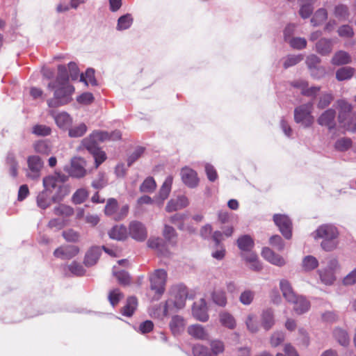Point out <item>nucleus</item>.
Returning a JSON list of instances; mask_svg holds the SVG:
<instances>
[{"instance_id": "f257e3e1", "label": "nucleus", "mask_w": 356, "mask_h": 356, "mask_svg": "<svg viewBox=\"0 0 356 356\" xmlns=\"http://www.w3.org/2000/svg\"><path fill=\"white\" fill-rule=\"evenodd\" d=\"M312 234L315 240L322 239L321 246L325 251H332L337 247V238L339 233L334 225L331 224L321 225Z\"/></svg>"}, {"instance_id": "f03ea898", "label": "nucleus", "mask_w": 356, "mask_h": 356, "mask_svg": "<svg viewBox=\"0 0 356 356\" xmlns=\"http://www.w3.org/2000/svg\"><path fill=\"white\" fill-rule=\"evenodd\" d=\"M338 106V122L347 131H356V115L353 113V106L344 99L337 102Z\"/></svg>"}, {"instance_id": "7ed1b4c3", "label": "nucleus", "mask_w": 356, "mask_h": 356, "mask_svg": "<svg viewBox=\"0 0 356 356\" xmlns=\"http://www.w3.org/2000/svg\"><path fill=\"white\" fill-rule=\"evenodd\" d=\"M54 90L53 98L47 100V104L49 107L56 108L65 105L72 101V95L74 92V88L72 85L56 86Z\"/></svg>"}, {"instance_id": "20e7f679", "label": "nucleus", "mask_w": 356, "mask_h": 356, "mask_svg": "<svg viewBox=\"0 0 356 356\" xmlns=\"http://www.w3.org/2000/svg\"><path fill=\"white\" fill-rule=\"evenodd\" d=\"M282 291L286 301L294 305L293 309L298 314L305 313L309 309L310 303L305 297L298 296L294 291Z\"/></svg>"}, {"instance_id": "39448f33", "label": "nucleus", "mask_w": 356, "mask_h": 356, "mask_svg": "<svg viewBox=\"0 0 356 356\" xmlns=\"http://www.w3.org/2000/svg\"><path fill=\"white\" fill-rule=\"evenodd\" d=\"M313 104L307 103L297 107L294 111V119L298 123H302L305 127H310L314 122L312 115Z\"/></svg>"}, {"instance_id": "423d86ee", "label": "nucleus", "mask_w": 356, "mask_h": 356, "mask_svg": "<svg viewBox=\"0 0 356 356\" xmlns=\"http://www.w3.org/2000/svg\"><path fill=\"white\" fill-rule=\"evenodd\" d=\"M86 165L87 163L84 159L80 156L73 157L71 159L70 166L67 170V172L72 177L83 178L87 174Z\"/></svg>"}, {"instance_id": "0eeeda50", "label": "nucleus", "mask_w": 356, "mask_h": 356, "mask_svg": "<svg viewBox=\"0 0 356 356\" xmlns=\"http://www.w3.org/2000/svg\"><path fill=\"white\" fill-rule=\"evenodd\" d=\"M273 220L282 235L286 239H290L292 236V223L289 218L286 215L275 214Z\"/></svg>"}, {"instance_id": "6e6552de", "label": "nucleus", "mask_w": 356, "mask_h": 356, "mask_svg": "<svg viewBox=\"0 0 356 356\" xmlns=\"http://www.w3.org/2000/svg\"><path fill=\"white\" fill-rule=\"evenodd\" d=\"M129 234L137 241H144L147 237V228L141 222L131 221L129 225Z\"/></svg>"}, {"instance_id": "1a4fd4ad", "label": "nucleus", "mask_w": 356, "mask_h": 356, "mask_svg": "<svg viewBox=\"0 0 356 356\" xmlns=\"http://www.w3.org/2000/svg\"><path fill=\"white\" fill-rule=\"evenodd\" d=\"M27 164L29 172L27 177L31 179H38L40 177V171L43 167V162L40 156H30L27 159Z\"/></svg>"}, {"instance_id": "9d476101", "label": "nucleus", "mask_w": 356, "mask_h": 356, "mask_svg": "<svg viewBox=\"0 0 356 356\" xmlns=\"http://www.w3.org/2000/svg\"><path fill=\"white\" fill-rule=\"evenodd\" d=\"M180 174L182 181L188 187L193 188L197 186L199 179L197 172L194 170L188 167H184L181 169Z\"/></svg>"}, {"instance_id": "9b49d317", "label": "nucleus", "mask_w": 356, "mask_h": 356, "mask_svg": "<svg viewBox=\"0 0 356 356\" xmlns=\"http://www.w3.org/2000/svg\"><path fill=\"white\" fill-rule=\"evenodd\" d=\"M79 252V248L76 245H63L54 250V256L61 259H70Z\"/></svg>"}, {"instance_id": "f8f14e48", "label": "nucleus", "mask_w": 356, "mask_h": 356, "mask_svg": "<svg viewBox=\"0 0 356 356\" xmlns=\"http://www.w3.org/2000/svg\"><path fill=\"white\" fill-rule=\"evenodd\" d=\"M336 111L332 108H328L317 119V122L321 126L326 127L329 130H332L336 127Z\"/></svg>"}, {"instance_id": "ddd939ff", "label": "nucleus", "mask_w": 356, "mask_h": 356, "mask_svg": "<svg viewBox=\"0 0 356 356\" xmlns=\"http://www.w3.org/2000/svg\"><path fill=\"white\" fill-rule=\"evenodd\" d=\"M151 289H165L167 273L165 270H156L150 276Z\"/></svg>"}, {"instance_id": "4468645a", "label": "nucleus", "mask_w": 356, "mask_h": 356, "mask_svg": "<svg viewBox=\"0 0 356 356\" xmlns=\"http://www.w3.org/2000/svg\"><path fill=\"white\" fill-rule=\"evenodd\" d=\"M193 315L198 321L206 322L209 319L206 301L201 298L200 302H195L193 307Z\"/></svg>"}, {"instance_id": "2eb2a0df", "label": "nucleus", "mask_w": 356, "mask_h": 356, "mask_svg": "<svg viewBox=\"0 0 356 356\" xmlns=\"http://www.w3.org/2000/svg\"><path fill=\"white\" fill-rule=\"evenodd\" d=\"M65 84H70L67 70L65 65H59L56 81L49 83L47 87L49 89H54L56 86H65Z\"/></svg>"}, {"instance_id": "dca6fc26", "label": "nucleus", "mask_w": 356, "mask_h": 356, "mask_svg": "<svg viewBox=\"0 0 356 356\" xmlns=\"http://www.w3.org/2000/svg\"><path fill=\"white\" fill-rule=\"evenodd\" d=\"M261 255L266 260L273 265L282 266L286 264L284 259L281 255L275 253L268 247L263 248Z\"/></svg>"}, {"instance_id": "f3484780", "label": "nucleus", "mask_w": 356, "mask_h": 356, "mask_svg": "<svg viewBox=\"0 0 356 356\" xmlns=\"http://www.w3.org/2000/svg\"><path fill=\"white\" fill-rule=\"evenodd\" d=\"M236 244L242 253L246 254L245 252H252L251 250L254 246V241L250 235L245 234L238 237Z\"/></svg>"}, {"instance_id": "a211bd4d", "label": "nucleus", "mask_w": 356, "mask_h": 356, "mask_svg": "<svg viewBox=\"0 0 356 356\" xmlns=\"http://www.w3.org/2000/svg\"><path fill=\"white\" fill-rule=\"evenodd\" d=\"M108 236L114 240L124 241L128 237L127 229L123 225H115L109 230Z\"/></svg>"}, {"instance_id": "6ab92c4d", "label": "nucleus", "mask_w": 356, "mask_h": 356, "mask_svg": "<svg viewBox=\"0 0 356 356\" xmlns=\"http://www.w3.org/2000/svg\"><path fill=\"white\" fill-rule=\"evenodd\" d=\"M172 182L173 177L172 175H169L166 177L164 182L163 183L157 197V198L160 200V205H161L163 201L168 197L171 191Z\"/></svg>"}, {"instance_id": "aec40b11", "label": "nucleus", "mask_w": 356, "mask_h": 356, "mask_svg": "<svg viewBox=\"0 0 356 356\" xmlns=\"http://www.w3.org/2000/svg\"><path fill=\"white\" fill-rule=\"evenodd\" d=\"M261 325L266 330H269L275 324L273 312L271 309H264L260 316Z\"/></svg>"}, {"instance_id": "412c9836", "label": "nucleus", "mask_w": 356, "mask_h": 356, "mask_svg": "<svg viewBox=\"0 0 356 356\" xmlns=\"http://www.w3.org/2000/svg\"><path fill=\"white\" fill-rule=\"evenodd\" d=\"M352 58L350 55L345 51H338L335 52L332 58L331 63L333 65L339 66L351 63Z\"/></svg>"}, {"instance_id": "4be33fe9", "label": "nucleus", "mask_w": 356, "mask_h": 356, "mask_svg": "<svg viewBox=\"0 0 356 356\" xmlns=\"http://www.w3.org/2000/svg\"><path fill=\"white\" fill-rule=\"evenodd\" d=\"M241 257L249 265V268L254 271H259L262 269V265L259 261L257 255L254 252L248 254L241 253Z\"/></svg>"}, {"instance_id": "5701e85b", "label": "nucleus", "mask_w": 356, "mask_h": 356, "mask_svg": "<svg viewBox=\"0 0 356 356\" xmlns=\"http://www.w3.org/2000/svg\"><path fill=\"white\" fill-rule=\"evenodd\" d=\"M316 51L322 56H327L332 51V42L330 39L321 38L316 43Z\"/></svg>"}, {"instance_id": "b1692460", "label": "nucleus", "mask_w": 356, "mask_h": 356, "mask_svg": "<svg viewBox=\"0 0 356 356\" xmlns=\"http://www.w3.org/2000/svg\"><path fill=\"white\" fill-rule=\"evenodd\" d=\"M101 254V249L99 247H92L86 254L84 264L86 266H94L98 261Z\"/></svg>"}, {"instance_id": "393cba45", "label": "nucleus", "mask_w": 356, "mask_h": 356, "mask_svg": "<svg viewBox=\"0 0 356 356\" xmlns=\"http://www.w3.org/2000/svg\"><path fill=\"white\" fill-rule=\"evenodd\" d=\"M188 334L193 337L200 339L207 340L209 339V334L203 326L200 325H193L188 328Z\"/></svg>"}, {"instance_id": "a878e982", "label": "nucleus", "mask_w": 356, "mask_h": 356, "mask_svg": "<svg viewBox=\"0 0 356 356\" xmlns=\"http://www.w3.org/2000/svg\"><path fill=\"white\" fill-rule=\"evenodd\" d=\"M170 330L174 335L181 334L185 327V322L183 317L180 316H174L170 323Z\"/></svg>"}, {"instance_id": "bb28decb", "label": "nucleus", "mask_w": 356, "mask_h": 356, "mask_svg": "<svg viewBox=\"0 0 356 356\" xmlns=\"http://www.w3.org/2000/svg\"><path fill=\"white\" fill-rule=\"evenodd\" d=\"M56 124L61 129H67L72 122L70 115L66 112H62L54 115Z\"/></svg>"}, {"instance_id": "cd10ccee", "label": "nucleus", "mask_w": 356, "mask_h": 356, "mask_svg": "<svg viewBox=\"0 0 356 356\" xmlns=\"http://www.w3.org/2000/svg\"><path fill=\"white\" fill-rule=\"evenodd\" d=\"M138 306V300L134 296L129 297L127 300L126 305L122 308L121 313L125 316H131Z\"/></svg>"}, {"instance_id": "c85d7f7f", "label": "nucleus", "mask_w": 356, "mask_h": 356, "mask_svg": "<svg viewBox=\"0 0 356 356\" xmlns=\"http://www.w3.org/2000/svg\"><path fill=\"white\" fill-rule=\"evenodd\" d=\"M320 280L325 285L330 286L336 281L335 273L328 269H322L318 270Z\"/></svg>"}, {"instance_id": "c756f323", "label": "nucleus", "mask_w": 356, "mask_h": 356, "mask_svg": "<svg viewBox=\"0 0 356 356\" xmlns=\"http://www.w3.org/2000/svg\"><path fill=\"white\" fill-rule=\"evenodd\" d=\"M355 72V69L351 67H340L336 72V79L339 81L350 79Z\"/></svg>"}, {"instance_id": "7c9ffc66", "label": "nucleus", "mask_w": 356, "mask_h": 356, "mask_svg": "<svg viewBox=\"0 0 356 356\" xmlns=\"http://www.w3.org/2000/svg\"><path fill=\"white\" fill-rule=\"evenodd\" d=\"M333 335L334 339L340 345L343 346H348L350 343V338L348 332L345 330L341 328H336L333 332Z\"/></svg>"}, {"instance_id": "2f4dec72", "label": "nucleus", "mask_w": 356, "mask_h": 356, "mask_svg": "<svg viewBox=\"0 0 356 356\" xmlns=\"http://www.w3.org/2000/svg\"><path fill=\"white\" fill-rule=\"evenodd\" d=\"M98 141L95 136H92V133L89 136L85 138L82 142V146L87 149L90 153L96 151L98 147Z\"/></svg>"}, {"instance_id": "473e14b6", "label": "nucleus", "mask_w": 356, "mask_h": 356, "mask_svg": "<svg viewBox=\"0 0 356 356\" xmlns=\"http://www.w3.org/2000/svg\"><path fill=\"white\" fill-rule=\"evenodd\" d=\"M318 266V261L316 257L312 255L306 256L303 258L302 267L305 271H311L316 268Z\"/></svg>"}, {"instance_id": "72a5a7b5", "label": "nucleus", "mask_w": 356, "mask_h": 356, "mask_svg": "<svg viewBox=\"0 0 356 356\" xmlns=\"http://www.w3.org/2000/svg\"><path fill=\"white\" fill-rule=\"evenodd\" d=\"M234 229L232 227H227L223 233L220 231H216L212 234V239L217 246L220 245L222 241L224 240V236L229 237L232 235Z\"/></svg>"}, {"instance_id": "f704fd0d", "label": "nucleus", "mask_w": 356, "mask_h": 356, "mask_svg": "<svg viewBox=\"0 0 356 356\" xmlns=\"http://www.w3.org/2000/svg\"><path fill=\"white\" fill-rule=\"evenodd\" d=\"M70 193V188L68 185L62 184L58 186V191L55 195L51 197L54 202H60L63 199L69 195Z\"/></svg>"}, {"instance_id": "c9c22d12", "label": "nucleus", "mask_w": 356, "mask_h": 356, "mask_svg": "<svg viewBox=\"0 0 356 356\" xmlns=\"http://www.w3.org/2000/svg\"><path fill=\"white\" fill-rule=\"evenodd\" d=\"M118 202L115 198H108L104 208V213L108 216H115L117 214Z\"/></svg>"}, {"instance_id": "e433bc0d", "label": "nucleus", "mask_w": 356, "mask_h": 356, "mask_svg": "<svg viewBox=\"0 0 356 356\" xmlns=\"http://www.w3.org/2000/svg\"><path fill=\"white\" fill-rule=\"evenodd\" d=\"M37 204L42 209H45L50 206L51 200L48 191L44 190L38 195Z\"/></svg>"}, {"instance_id": "4c0bfd02", "label": "nucleus", "mask_w": 356, "mask_h": 356, "mask_svg": "<svg viewBox=\"0 0 356 356\" xmlns=\"http://www.w3.org/2000/svg\"><path fill=\"white\" fill-rule=\"evenodd\" d=\"M220 321L221 324L229 329H234L236 326L234 318L227 312H222L220 314Z\"/></svg>"}, {"instance_id": "58836bf2", "label": "nucleus", "mask_w": 356, "mask_h": 356, "mask_svg": "<svg viewBox=\"0 0 356 356\" xmlns=\"http://www.w3.org/2000/svg\"><path fill=\"white\" fill-rule=\"evenodd\" d=\"M133 23V17L131 14H126L119 17L117 24V29L122 31L129 29Z\"/></svg>"}, {"instance_id": "ea45409f", "label": "nucleus", "mask_w": 356, "mask_h": 356, "mask_svg": "<svg viewBox=\"0 0 356 356\" xmlns=\"http://www.w3.org/2000/svg\"><path fill=\"white\" fill-rule=\"evenodd\" d=\"M321 62V58L315 54L309 55L306 60V63L310 70L316 69L321 70L322 73H324V68L323 67H318Z\"/></svg>"}, {"instance_id": "a19ab883", "label": "nucleus", "mask_w": 356, "mask_h": 356, "mask_svg": "<svg viewBox=\"0 0 356 356\" xmlns=\"http://www.w3.org/2000/svg\"><path fill=\"white\" fill-rule=\"evenodd\" d=\"M54 213L56 216L69 217L74 214V209L70 206L59 204L58 207H54Z\"/></svg>"}, {"instance_id": "79ce46f5", "label": "nucleus", "mask_w": 356, "mask_h": 356, "mask_svg": "<svg viewBox=\"0 0 356 356\" xmlns=\"http://www.w3.org/2000/svg\"><path fill=\"white\" fill-rule=\"evenodd\" d=\"M327 18V10L324 8H319L311 19L314 26H318L325 21Z\"/></svg>"}, {"instance_id": "37998d69", "label": "nucleus", "mask_w": 356, "mask_h": 356, "mask_svg": "<svg viewBox=\"0 0 356 356\" xmlns=\"http://www.w3.org/2000/svg\"><path fill=\"white\" fill-rule=\"evenodd\" d=\"M80 81L84 82L86 85L89 83L95 86L97 85V81L95 76V70L92 68H88L86 71L85 74L80 75Z\"/></svg>"}, {"instance_id": "c03bdc74", "label": "nucleus", "mask_w": 356, "mask_h": 356, "mask_svg": "<svg viewBox=\"0 0 356 356\" xmlns=\"http://www.w3.org/2000/svg\"><path fill=\"white\" fill-rule=\"evenodd\" d=\"M213 302L220 307H225L227 304V298L223 291H213L211 293Z\"/></svg>"}, {"instance_id": "a18cd8bd", "label": "nucleus", "mask_w": 356, "mask_h": 356, "mask_svg": "<svg viewBox=\"0 0 356 356\" xmlns=\"http://www.w3.org/2000/svg\"><path fill=\"white\" fill-rule=\"evenodd\" d=\"M34 149L37 153L48 155L51 153V148L49 144L44 140H39L33 145Z\"/></svg>"}, {"instance_id": "49530a36", "label": "nucleus", "mask_w": 356, "mask_h": 356, "mask_svg": "<svg viewBox=\"0 0 356 356\" xmlns=\"http://www.w3.org/2000/svg\"><path fill=\"white\" fill-rule=\"evenodd\" d=\"M156 187V184L154 178L149 177L146 178L140 186V191L142 193H152Z\"/></svg>"}, {"instance_id": "de8ad7c7", "label": "nucleus", "mask_w": 356, "mask_h": 356, "mask_svg": "<svg viewBox=\"0 0 356 356\" xmlns=\"http://www.w3.org/2000/svg\"><path fill=\"white\" fill-rule=\"evenodd\" d=\"M148 247L157 250L161 254H165L163 251L165 246L163 240L161 238H150L147 241Z\"/></svg>"}, {"instance_id": "09e8293b", "label": "nucleus", "mask_w": 356, "mask_h": 356, "mask_svg": "<svg viewBox=\"0 0 356 356\" xmlns=\"http://www.w3.org/2000/svg\"><path fill=\"white\" fill-rule=\"evenodd\" d=\"M113 275L122 286H127L131 282L129 273L124 270L113 271Z\"/></svg>"}, {"instance_id": "8fccbe9b", "label": "nucleus", "mask_w": 356, "mask_h": 356, "mask_svg": "<svg viewBox=\"0 0 356 356\" xmlns=\"http://www.w3.org/2000/svg\"><path fill=\"white\" fill-rule=\"evenodd\" d=\"M247 329L252 333H257L259 330V325L254 314H250L245 321Z\"/></svg>"}, {"instance_id": "3c124183", "label": "nucleus", "mask_w": 356, "mask_h": 356, "mask_svg": "<svg viewBox=\"0 0 356 356\" xmlns=\"http://www.w3.org/2000/svg\"><path fill=\"white\" fill-rule=\"evenodd\" d=\"M6 163L9 166V172L12 177H16L18 174V163L13 154H9L6 158Z\"/></svg>"}, {"instance_id": "603ef678", "label": "nucleus", "mask_w": 356, "mask_h": 356, "mask_svg": "<svg viewBox=\"0 0 356 356\" xmlns=\"http://www.w3.org/2000/svg\"><path fill=\"white\" fill-rule=\"evenodd\" d=\"M334 100V96L332 93L325 92L323 93L319 97L318 102L317 104V107L319 109H323L327 107Z\"/></svg>"}, {"instance_id": "864d4df0", "label": "nucleus", "mask_w": 356, "mask_h": 356, "mask_svg": "<svg viewBox=\"0 0 356 356\" xmlns=\"http://www.w3.org/2000/svg\"><path fill=\"white\" fill-rule=\"evenodd\" d=\"M88 196V192L85 188H79L76 191L72 197V202L76 204L83 203Z\"/></svg>"}, {"instance_id": "5fc2aeb1", "label": "nucleus", "mask_w": 356, "mask_h": 356, "mask_svg": "<svg viewBox=\"0 0 356 356\" xmlns=\"http://www.w3.org/2000/svg\"><path fill=\"white\" fill-rule=\"evenodd\" d=\"M96 151L90 153L94 159H95V168H99V166L103 163L107 159L106 154L104 151L102 150L101 148H97L95 149Z\"/></svg>"}, {"instance_id": "6e6d98bb", "label": "nucleus", "mask_w": 356, "mask_h": 356, "mask_svg": "<svg viewBox=\"0 0 356 356\" xmlns=\"http://www.w3.org/2000/svg\"><path fill=\"white\" fill-rule=\"evenodd\" d=\"M107 179L104 172H99L91 185L95 189H102L107 185Z\"/></svg>"}, {"instance_id": "4d7b16f0", "label": "nucleus", "mask_w": 356, "mask_h": 356, "mask_svg": "<svg viewBox=\"0 0 356 356\" xmlns=\"http://www.w3.org/2000/svg\"><path fill=\"white\" fill-rule=\"evenodd\" d=\"M62 236L66 241L71 243L78 242L80 238L79 233L72 229L63 231Z\"/></svg>"}, {"instance_id": "13d9d810", "label": "nucleus", "mask_w": 356, "mask_h": 356, "mask_svg": "<svg viewBox=\"0 0 356 356\" xmlns=\"http://www.w3.org/2000/svg\"><path fill=\"white\" fill-rule=\"evenodd\" d=\"M32 133L38 136H47L51 134V129L44 124H36L33 126Z\"/></svg>"}, {"instance_id": "bf43d9fd", "label": "nucleus", "mask_w": 356, "mask_h": 356, "mask_svg": "<svg viewBox=\"0 0 356 356\" xmlns=\"http://www.w3.org/2000/svg\"><path fill=\"white\" fill-rule=\"evenodd\" d=\"M43 186L44 191H50L58 187V177L56 176H48L43 179Z\"/></svg>"}, {"instance_id": "052dcab7", "label": "nucleus", "mask_w": 356, "mask_h": 356, "mask_svg": "<svg viewBox=\"0 0 356 356\" xmlns=\"http://www.w3.org/2000/svg\"><path fill=\"white\" fill-rule=\"evenodd\" d=\"M87 131V127L85 124L81 123L76 127L69 129V136L73 138L81 137L84 135Z\"/></svg>"}, {"instance_id": "680f3d73", "label": "nucleus", "mask_w": 356, "mask_h": 356, "mask_svg": "<svg viewBox=\"0 0 356 356\" xmlns=\"http://www.w3.org/2000/svg\"><path fill=\"white\" fill-rule=\"evenodd\" d=\"M163 236L168 242L174 243V239L177 238V233L172 227L165 225L163 231Z\"/></svg>"}, {"instance_id": "e2e57ef3", "label": "nucleus", "mask_w": 356, "mask_h": 356, "mask_svg": "<svg viewBox=\"0 0 356 356\" xmlns=\"http://www.w3.org/2000/svg\"><path fill=\"white\" fill-rule=\"evenodd\" d=\"M211 354L217 356L218 354L222 353L225 350L224 343L220 340H213L210 343Z\"/></svg>"}, {"instance_id": "0e129e2a", "label": "nucleus", "mask_w": 356, "mask_h": 356, "mask_svg": "<svg viewBox=\"0 0 356 356\" xmlns=\"http://www.w3.org/2000/svg\"><path fill=\"white\" fill-rule=\"evenodd\" d=\"M186 291H174L175 293L174 294L176 297V300L174 301V305L177 308H181L185 305V300L187 297V294L186 293Z\"/></svg>"}, {"instance_id": "69168bd1", "label": "nucleus", "mask_w": 356, "mask_h": 356, "mask_svg": "<svg viewBox=\"0 0 356 356\" xmlns=\"http://www.w3.org/2000/svg\"><path fill=\"white\" fill-rule=\"evenodd\" d=\"M68 270L76 276H82L85 275L86 270L83 266L76 261H73L67 266Z\"/></svg>"}, {"instance_id": "338daca9", "label": "nucleus", "mask_w": 356, "mask_h": 356, "mask_svg": "<svg viewBox=\"0 0 356 356\" xmlns=\"http://www.w3.org/2000/svg\"><path fill=\"white\" fill-rule=\"evenodd\" d=\"M334 15L340 19H346L349 15L348 8L343 4H339L334 8Z\"/></svg>"}, {"instance_id": "774afa93", "label": "nucleus", "mask_w": 356, "mask_h": 356, "mask_svg": "<svg viewBox=\"0 0 356 356\" xmlns=\"http://www.w3.org/2000/svg\"><path fill=\"white\" fill-rule=\"evenodd\" d=\"M123 298L124 295L120 291H110L108 296V299L113 307L117 305Z\"/></svg>"}]
</instances>
